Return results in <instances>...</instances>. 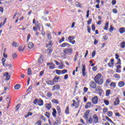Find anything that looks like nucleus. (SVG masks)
I'll use <instances>...</instances> for the list:
<instances>
[{"label": "nucleus", "instance_id": "17", "mask_svg": "<svg viewBox=\"0 0 125 125\" xmlns=\"http://www.w3.org/2000/svg\"><path fill=\"white\" fill-rule=\"evenodd\" d=\"M60 79V77L59 76H55L54 79H53V82H54V83H59L58 80Z\"/></svg>", "mask_w": 125, "mask_h": 125}, {"label": "nucleus", "instance_id": "45", "mask_svg": "<svg viewBox=\"0 0 125 125\" xmlns=\"http://www.w3.org/2000/svg\"><path fill=\"white\" fill-rule=\"evenodd\" d=\"M107 115L108 117H111L113 116V112L112 111L107 112Z\"/></svg>", "mask_w": 125, "mask_h": 125}, {"label": "nucleus", "instance_id": "46", "mask_svg": "<svg viewBox=\"0 0 125 125\" xmlns=\"http://www.w3.org/2000/svg\"><path fill=\"white\" fill-rule=\"evenodd\" d=\"M21 107V104H17L15 107L16 111L17 112L18 110H19V108Z\"/></svg>", "mask_w": 125, "mask_h": 125}, {"label": "nucleus", "instance_id": "9", "mask_svg": "<svg viewBox=\"0 0 125 125\" xmlns=\"http://www.w3.org/2000/svg\"><path fill=\"white\" fill-rule=\"evenodd\" d=\"M89 86L91 88L94 89H96V88L97 86V85L96 84V82H94V81H92L91 83H90Z\"/></svg>", "mask_w": 125, "mask_h": 125}, {"label": "nucleus", "instance_id": "2", "mask_svg": "<svg viewBox=\"0 0 125 125\" xmlns=\"http://www.w3.org/2000/svg\"><path fill=\"white\" fill-rule=\"evenodd\" d=\"M33 24H35V26L33 27V30L35 32H36L38 30H41V27L42 25L41 24V23L39 21H37L36 22V19H34L33 20Z\"/></svg>", "mask_w": 125, "mask_h": 125}, {"label": "nucleus", "instance_id": "15", "mask_svg": "<svg viewBox=\"0 0 125 125\" xmlns=\"http://www.w3.org/2000/svg\"><path fill=\"white\" fill-rule=\"evenodd\" d=\"M60 46H61V47H62V48L66 47V46L70 47V46H71V44L68 43L67 42H64V43H63L60 44Z\"/></svg>", "mask_w": 125, "mask_h": 125}, {"label": "nucleus", "instance_id": "51", "mask_svg": "<svg viewBox=\"0 0 125 125\" xmlns=\"http://www.w3.org/2000/svg\"><path fill=\"white\" fill-rule=\"evenodd\" d=\"M14 87L15 89H19L20 88V84H17L16 85H15Z\"/></svg>", "mask_w": 125, "mask_h": 125}, {"label": "nucleus", "instance_id": "63", "mask_svg": "<svg viewBox=\"0 0 125 125\" xmlns=\"http://www.w3.org/2000/svg\"><path fill=\"white\" fill-rule=\"evenodd\" d=\"M5 61H6V60L5 59V58H2L1 59V62H2V64H4V63H5Z\"/></svg>", "mask_w": 125, "mask_h": 125}, {"label": "nucleus", "instance_id": "25", "mask_svg": "<svg viewBox=\"0 0 125 125\" xmlns=\"http://www.w3.org/2000/svg\"><path fill=\"white\" fill-rule=\"evenodd\" d=\"M7 21V18H5L3 22H0V27L1 28L3 26H4L5 25V23H6V21Z\"/></svg>", "mask_w": 125, "mask_h": 125}, {"label": "nucleus", "instance_id": "7", "mask_svg": "<svg viewBox=\"0 0 125 125\" xmlns=\"http://www.w3.org/2000/svg\"><path fill=\"white\" fill-rule=\"evenodd\" d=\"M73 104H71V106L72 107H75V108H78L79 105H80V102H81L80 101H78L77 102H76V100H72Z\"/></svg>", "mask_w": 125, "mask_h": 125}, {"label": "nucleus", "instance_id": "31", "mask_svg": "<svg viewBox=\"0 0 125 125\" xmlns=\"http://www.w3.org/2000/svg\"><path fill=\"white\" fill-rule=\"evenodd\" d=\"M12 45L13 47H17V46H18V45H19V43H17L15 42H13L12 44Z\"/></svg>", "mask_w": 125, "mask_h": 125}, {"label": "nucleus", "instance_id": "8", "mask_svg": "<svg viewBox=\"0 0 125 125\" xmlns=\"http://www.w3.org/2000/svg\"><path fill=\"white\" fill-rule=\"evenodd\" d=\"M99 119L98 118V116H97V115L94 114L93 115V124H98L99 123Z\"/></svg>", "mask_w": 125, "mask_h": 125}, {"label": "nucleus", "instance_id": "28", "mask_svg": "<svg viewBox=\"0 0 125 125\" xmlns=\"http://www.w3.org/2000/svg\"><path fill=\"white\" fill-rule=\"evenodd\" d=\"M105 119L106 120H107V121H108V122H109V123H111V124H113V125H115V123H114V122H113V121H112L111 119L108 117V116H106Z\"/></svg>", "mask_w": 125, "mask_h": 125}, {"label": "nucleus", "instance_id": "27", "mask_svg": "<svg viewBox=\"0 0 125 125\" xmlns=\"http://www.w3.org/2000/svg\"><path fill=\"white\" fill-rule=\"evenodd\" d=\"M119 104H120V99H119V98H117L114 102V104L119 105Z\"/></svg>", "mask_w": 125, "mask_h": 125}, {"label": "nucleus", "instance_id": "42", "mask_svg": "<svg viewBox=\"0 0 125 125\" xmlns=\"http://www.w3.org/2000/svg\"><path fill=\"white\" fill-rule=\"evenodd\" d=\"M46 96L47 97H48V98H51V97H52V93L49 92L47 93Z\"/></svg>", "mask_w": 125, "mask_h": 125}, {"label": "nucleus", "instance_id": "6", "mask_svg": "<svg viewBox=\"0 0 125 125\" xmlns=\"http://www.w3.org/2000/svg\"><path fill=\"white\" fill-rule=\"evenodd\" d=\"M74 39H75V36H69L68 37L69 42L71 43V44H75V43H76V41L74 40Z\"/></svg>", "mask_w": 125, "mask_h": 125}, {"label": "nucleus", "instance_id": "57", "mask_svg": "<svg viewBox=\"0 0 125 125\" xmlns=\"http://www.w3.org/2000/svg\"><path fill=\"white\" fill-rule=\"evenodd\" d=\"M91 22H92V19H89V20L87 22V25H90V24H91Z\"/></svg>", "mask_w": 125, "mask_h": 125}, {"label": "nucleus", "instance_id": "11", "mask_svg": "<svg viewBox=\"0 0 125 125\" xmlns=\"http://www.w3.org/2000/svg\"><path fill=\"white\" fill-rule=\"evenodd\" d=\"M60 89V85L56 84L52 86V91H55V90H59Z\"/></svg>", "mask_w": 125, "mask_h": 125}, {"label": "nucleus", "instance_id": "20", "mask_svg": "<svg viewBox=\"0 0 125 125\" xmlns=\"http://www.w3.org/2000/svg\"><path fill=\"white\" fill-rule=\"evenodd\" d=\"M125 83L124 81H120L118 83V85L119 87H123L125 86Z\"/></svg>", "mask_w": 125, "mask_h": 125}, {"label": "nucleus", "instance_id": "58", "mask_svg": "<svg viewBox=\"0 0 125 125\" xmlns=\"http://www.w3.org/2000/svg\"><path fill=\"white\" fill-rule=\"evenodd\" d=\"M103 40H104V41H107V40H108V36H107V35H104L103 37Z\"/></svg>", "mask_w": 125, "mask_h": 125}, {"label": "nucleus", "instance_id": "60", "mask_svg": "<svg viewBox=\"0 0 125 125\" xmlns=\"http://www.w3.org/2000/svg\"><path fill=\"white\" fill-rule=\"evenodd\" d=\"M44 73V70H42L40 72V74H39V77H42Z\"/></svg>", "mask_w": 125, "mask_h": 125}, {"label": "nucleus", "instance_id": "59", "mask_svg": "<svg viewBox=\"0 0 125 125\" xmlns=\"http://www.w3.org/2000/svg\"><path fill=\"white\" fill-rule=\"evenodd\" d=\"M33 113L32 112H28L26 115H25V118H27V117H29V116H32Z\"/></svg>", "mask_w": 125, "mask_h": 125}, {"label": "nucleus", "instance_id": "37", "mask_svg": "<svg viewBox=\"0 0 125 125\" xmlns=\"http://www.w3.org/2000/svg\"><path fill=\"white\" fill-rule=\"evenodd\" d=\"M27 75L28 76H31V75H32V69H31V68H29L28 69Z\"/></svg>", "mask_w": 125, "mask_h": 125}, {"label": "nucleus", "instance_id": "14", "mask_svg": "<svg viewBox=\"0 0 125 125\" xmlns=\"http://www.w3.org/2000/svg\"><path fill=\"white\" fill-rule=\"evenodd\" d=\"M89 113H90V110H87L84 113V118L85 120H87V119H88V115H89Z\"/></svg>", "mask_w": 125, "mask_h": 125}, {"label": "nucleus", "instance_id": "21", "mask_svg": "<svg viewBox=\"0 0 125 125\" xmlns=\"http://www.w3.org/2000/svg\"><path fill=\"white\" fill-rule=\"evenodd\" d=\"M57 111L58 112V116L61 115V108L59 106H57L56 107Z\"/></svg>", "mask_w": 125, "mask_h": 125}, {"label": "nucleus", "instance_id": "5", "mask_svg": "<svg viewBox=\"0 0 125 125\" xmlns=\"http://www.w3.org/2000/svg\"><path fill=\"white\" fill-rule=\"evenodd\" d=\"M95 90L97 92H98L99 95H100V96H101V95H102V93H103V89H102V87H101V86H97Z\"/></svg>", "mask_w": 125, "mask_h": 125}, {"label": "nucleus", "instance_id": "33", "mask_svg": "<svg viewBox=\"0 0 125 125\" xmlns=\"http://www.w3.org/2000/svg\"><path fill=\"white\" fill-rule=\"evenodd\" d=\"M110 83H111V79H107L105 83V86H108V85H109V84Z\"/></svg>", "mask_w": 125, "mask_h": 125}, {"label": "nucleus", "instance_id": "12", "mask_svg": "<svg viewBox=\"0 0 125 125\" xmlns=\"http://www.w3.org/2000/svg\"><path fill=\"white\" fill-rule=\"evenodd\" d=\"M82 72L83 74V77H85L86 76V73L85 72V64H83L82 65Z\"/></svg>", "mask_w": 125, "mask_h": 125}, {"label": "nucleus", "instance_id": "26", "mask_svg": "<svg viewBox=\"0 0 125 125\" xmlns=\"http://www.w3.org/2000/svg\"><path fill=\"white\" fill-rule=\"evenodd\" d=\"M45 108L47 110H50V109H51V104H45Z\"/></svg>", "mask_w": 125, "mask_h": 125}, {"label": "nucleus", "instance_id": "32", "mask_svg": "<svg viewBox=\"0 0 125 125\" xmlns=\"http://www.w3.org/2000/svg\"><path fill=\"white\" fill-rule=\"evenodd\" d=\"M91 106V103L90 102H88L85 105V109H88Z\"/></svg>", "mask_w": 125, "mask_h": 125}, {"label": "nucleus", "instance_id": "16", "mask_svg": "<svg viewBox=\"0 0 125 125\" xmlns=\"http://www.w3.org/2000/svg\"><path fill=\"white\" fill-rule=\"evenodd\" d=\"M46 83L48 85H54V84H55V83H54V82H53V80L51 81V80H48L46 82Z\"/></svg>", "mask_w": 125, "mask_h": 125}, {"label": "nucleus", "instance_id": "47", "mask_svg": "<svg viewBox=\"0 0 125 125\" xmlns=\"http://www.w3.org/2000/svg\"><path fill=\"white\" fill-rule=\"evenodd\" d=\"M44 116H45V117H47V118H50V113L48 112H46L45 113Z\"/></svg>", "mask_w": 125, "mask_h": 125}, {"label": "nucleus", "instance_id": "62", "mask_svg": "<svg viewBox=\"0 0 125 125\" xmlns=\"http://www.w3.org/2000/svg\"><path fill=\"white\" fill-rule=\"evenodd\" d=\"M55 66H54V64L52 63V65L49 66V69H51L52 70L55 69Z\"/></svg>", "mask_w": 125, "mask_h": 125}, {"label": "nucleus", "instance_id": "1", "mask_svg": "<svg viewBox=\"0 0 125 125\" xmlns=\"http://www.w3.org/2000/svg\"><path fill=\"white\" fill-rule=\"evenodd\" d=\"M102 77V75L100 73H98L94 78V81L96 83H98L99 85L103 84L104 82L103 79L101 78Z\"/></svg>", "mask_w": 125, "mask_h": 125}, {"label": "nucleus", "instance_id": "19", "mask_svg": "<svg viewBox=\"0 0 125 125\" xmlns=\"http://www.w3.org/2000/svg\"><path fill=\"white\" fill-rule=\"evenodd\" d=\"M9 75V73H8V72H6L3 75L4 77H6V81H9V80H10V75Z\"/></svg>", "mask_w": 125, "mask_h": 125}, {"label": "nucleus", "instance_id": "35", "mask_svg": "<svg viewBox=\"0 0 125 125\" xmlns=\"http://www.w3.org/2000/svg\"><path fill=\"white\" fill-rule=\"evenodd\" d=\"M69 106H67L65 110V113L66 115H69L70 114V111L69 110Z\"/></svg>", "mask_w": 125, "mask_h": 125}, {"label": "nucleus", "instance_id": "22", "mask_svg": "<svg viewBox=\"0 0 125 125\" xmlns=\"http://www.w3.org/2000/svg\"><path fill=\"white\" fill-rule=\"evenodd\" d=\"M56 114H57V111L55 108H53V112H52V115L54 118H56Z\"/></svg>", "mask_w": 125, "mask_h": 125}, {"label": "nucleus", "instance_id": "44", "mask_svg": "<svg viewBox=\"0 0 125 125\" xmlns=\"http://www.w3.org/2000/svg\"><path fill=\"white\" fill-rule=\"evenodd\" d=\"M110 86L111 87H116V83H115V82H111L110 84Z\"/></svg>", "mask_w": 125, "mask_h": 125}, {"label": "nucleus", "instance_id": "30", "mask_svg": "<svg viewBox=\"0 0 125 125\" xmlns=\"http://www.w3.org/2000/svg\"><path fill=\"white\" fill-rule=\"evenodd\" d=\"M119 32L120 34H124L125 32V29L124 27H121L119 28Z\"/></svg>", "mask_w": 125, "mask_h": 125}, {"label": "nucleus", "instance_id": "36", "mask_svg": "<svg viewBox=\"0 0 125 125\" xmlns=\"http://www.w3.org/2000/svg\"><path fill=\"white\" fill-rule=\"evenodd\" d=\"M51 102L54 103L55 104H59V101L58 100H55L54 99L51 100Z\"/></svg>", "mask_w": 125, "mask_h": 125}, {"label": "nucleus", "instance_id": "10", "mask_svg": "<svg viewBox=\"0 0 125 125\" xmlns=\"http://www.w3.org/2000/svg\"><path fill=\"white\" fill-rule=\"evenodd\" d=\"M92 102L93 104H97L98 103V97L97 96L92 98Z\"/></svg>", "mask_w": 125, "mask_h": 125}, {"label": "nucleus", "instance_id": "34", "mask_svg": "<svg viewBox=\"0 0 125 125\" xmlns=\"http://www.w3.org/2000/svg\"><path fill=\"white\" fill-rule=\"evenodd\" d=\"M104 30H105V31H107L108 30V28L109 27V22H107L105 25H104Z\"/></svg>", "mask_w": 125, "mask_h": 125}, {"label": "nucleus", "instance_id": "23", "mask_svg": "<svg viewBox=\"0 0 125 125\" xmlns=\"http://www.w3.org/2000/svg\"><path fill=\"white\" fill-rule=\"evenodd\" d=\"M86 120L87 124H91L93 122V119L91 117H89L88 119Z\"/></svg>", "mask_w": 125, "mask_h": 125}, {"label": "nucleus", "instance_id": "56", "mask_svg": "<svg viewBox=\"0 0 125 125\" xmlns=\"http://www.w3.org/2000/svg\"><path fill=\"white\" fill-rule=\"evenodd\" d=\"M113 31H114V27H113V26L110 25V27L109 28L110 33H112Z\"/></svg>", "mask_w": 125, "mask_h": 125}, {"label": "nucleus", "instance_id": "3", "mask_svg": "<svg viewBox=\"0 0 125 125\" xmlns=\"http://www.w3.org/2000/svg\"><path fill=\"white\" fill-rule=\"evenodd\" d=\"M33 103L35 105H37V104L38 106H42V105H43V100H42V99H40L39 100V99L36 98L34 101Z\"/></svg>", "mask_w": 125, "mask_h": 125}, {"label": "nucleus", "instance_id": "50", "mask_svg": "<svg viewBox=\"0 0 125 125\" xmlns=\"http://www.w3.org/2000/svg\"><path fill=\"white\" fill-rule=\"evenodd\" d=\"M17 56H18V55H17V54L16 53H14L12 55V58H13V59H15V58H17Z\"/></svg>", "mask_w": 125, "mask_h": 125}, {"label": "nucleus", "instance_id": "13", "mask_svg": "<svg viewBox=\"0 0 125 125\" xmlns=\"http://www.w3.org/2000/svg\"><path fill=\"white\" fill-rule=\"evenodd\" d=\"M43 55H41L40 57L39 58L38 60V63H39V64H42V62H43Z\"/></svg>", "mask_w": 125, "mask_h": 125}, {"label": "nucleus", "instance_id": "53", "mask_svg": "<svg viewBox=\"0 0 125 125\" xmlns=\"http://www.w3.org/2000/svg\"><path fill=\"white\" fill-rule=\"evenodd\" d=\"M56 73L57 75H59L62 74L61 72V70H56Z\"/></svg>", "mask_w": 125, "mask_h": 125}, {"label": "nucleus", "instance_id": "64", "mask_svg": "<svg viewBox=\"0 0 125 125\" xmlns=\"http://www.w3.org/2000/svg\"><path fill=\"white\" fill-rule=\"evenodd\" d=\"M36 125H42V121L39 120L36 123Z\"/></svg>", "mask_w": 125, "mask_h": 125}, {"label": "nucleus", "instance_id": "48", "mask_svg": "<svg viewBox=\"0 0 125 125\" xmlns=\"http://www.w3.org/2000/svg\"><path fill=\"white\" fill-rule=\"evenodd\" d=\"M65 41V37H62V39L59 41V43H62Z\"/></svg>", "mask_w": 125, "mask_h": 125}, {"label": "nucleus", "instance_id": "41", "mask_svg": "<svg viewBox=\"0 0 125 125\" xmlns=\"http://www.w3.org/2000/svg\"><path fill=\"white\" fill-rule=\"evenodd\" d=\"M28 47L29 48L31 49V48H33V47H34V44H33V43L32 42H29L28 43Z\"/></svg>", "mask_w": 125, "mask_h": 125}, {"label": "nucleus", "instance_id": "61", "mask_svg": "<svg viewBox=\"0 0 125 125\" xmlns=\"http://www.w3.org/2000/svg\"><path fill=\"white\" fill-rule=\"evenodd\" d=\"M67 69H63L62 70H61L62 75H63V74H66V73H67Z\"/></svg>", "mask_w": 125, "mask_h": 125}, {"label": "nucleus", "instance_id": "49", "mask_svg": "<svg viewBox=\"0 0 125 125\" xmlns=\"http://www.w3.org/2000/svg\"><path fill=\"white\" fill-rule=\"evenodd\" d=\"M33 88V86L30 85L29 86V87L28 88V89H27V91H28V93L30 94V93H31V90H32Z\"/></svg>", "mask_w": 125, "mask_h": 125}, {"label": "nucleus", "instance_id": "38", "mask_svg": "<svg viewBox=\"0 0 125 125\" xmlns=\"http://www.w3.org/2000/svg\"><path fill=\"white\" fill-rule=\"evenodd\" d=\"M78 56H79V53L77 52L75 54V55L74 56V62H76L78 59Z\"/></svg>", "mask_w": 125, "mask_h": 125}, {"label": "nucleus", "instance_id": "54", "mask_svg": "<svg viewBox=\"0 0 125 125\" xmlns=\"http://www.w3.org/2000/svg\"><path fill=\"white\" fill-rule=\"evenodd\" d=\"M112 12H113V13H114L115 14H117V13H118V9H117L116 8L113 9Z\"/></svg>", "mask_w": 125, "mask_h": 125}, {"label": "nucleus", "instance_id": "40", "mask_svg": "<svg viewBox=\"0 0 125 125\" xmlns=\"http://www.w3.org/2000/svg\"><path fill=\"white\" fill-rule=\"evenodd\" d=\"M47 37L48 40L51 39V34H50V32H48L47 34Z\"/></svg>", "mask_w": 125, "mask_h": 125}, {"label": "nucleus", "instance_id": "29", "mask_svg": "<svg viewBox=\"0 0 125 125\" xmlns=\"http://www.w3.org/2000/svg\"><path fill=\"white\" fill-rule=\"evenodd\" d=\"M47 51L48 52V55H50L52 53V51H53L52 47L48 48Z\"/></svg>", "mask_w": 125, "mask_h": 125}, {"label": "nucleus", "instance_id": "39", "mask_svg": "<svg viewBox=\"0 0 125 125\" xmlns=\"http://www.w3.org/2000/svg\"><path fill=\"white\" fill-rule=\"evenodd\" d=\"M120 46H121V48H125V42H122L120 43Z\"/></svg>", "mask_w": 125, "mask_h": 125}, {"label": "nucleus", "instance_id": "52", "mask_svg": "<svg viewBox=\"0 0 125 125\" xmlns=\"http://www.w3.org/2000/svg\"><path fill=\"white\" fill-rule=\"evenodd\" d=\"M104 103L105 105H106L107 106H108V105L109 104V100H104Z\"/></svg>", "mask_w": 125, "mask_h": 125}, {"label": "nucleus", "instance_id": "24", "mask_svg": "<svg viewBox=\"0 0 125 125\" xmlns=\"http://www.w3.org/2000/svg\"><path fill=\"white\" fill-rule=\"evenodd\" d=\"M113 77L116 80H120V79H121V76H120V75L118 74H114L113 75Z\"/></svg>", "mask_w": 125, "mask_h": 125}, {"label": "nucleus", "instance_id": "55", "mask_svg": "<svg viewBox=\"0 0 125 125\" xmlns=\"http://www.w3.org/2000/svg\"><path fill=\"white\" fill-rule=\"evenodd\" d=\"M19 51H23L24 50V48H23V46H21L19 47Z\"/></svg>", "mask_w": 125, "mask_h": 125}, {"label": "nucleus", "instance_id": "43", "mask_svg": "<svg viewBox=\"0 0 125 125\" xmlns=\"http://www.w3.org/2000/svg\"><path fill=\"white\" fill-rule=\"evenodd\" d=\"M110 93H111V90H107L105 93V96H109V95H110Z\"/></svg>", "mask_w": 125, "mask_h": 125}, {"label": "nucleus", "instance_id": "4", "mask_svg": "<svg viewBox=\"0 0 125 125\" xmlns=\"http://www.w3.org/2000/svg\"><path fill=\"white\" fill-rule=\"evenodd\" d=\"M64 54L71 55L73 53V48H66L63 50Z\"/></svg>", "mask_w": 125, "mask_h": 125}, {"label": "nucleus", "instance_id": "18", "mask_svg": "<svg viewBox=\"0 0 125 125\" xmlns=\"http://www.w3.org/2000/svg\"><path fill=\"white\" fill-rule=\"evenodd\" d=\"M52 43V41H49L48 44H46V47H47L48 48H51L52 47L53 45Z\"/></svg>", "mask_w": 125, "mask_h": 125}]
</instances>
